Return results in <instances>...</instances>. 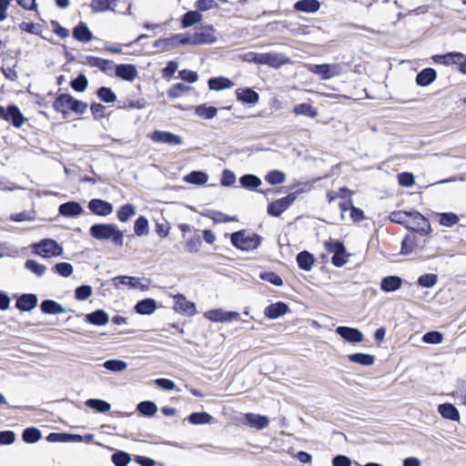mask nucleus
Listing matches in <instances>:
<instances>
[{"instance_id":"2","label":"nucleus","mask_w":466,"mask_h":466,"mask_svg":"<svg viewBox=\"0 0 466 466\" xmlns=\"http://www.w3.org/2000/svg\"><path fill=\"white\" fill-rule=\"evenodd\" d=\"M260 237L257 234L246 233L244 230L231 235V243L241 250H253L260 244Z\"/></svg>"},{"instance_id":"42","label":"nucleus","mask_w":466,"mask_h":466,"mask_svg":"<svg viewBox=\"0 0 466 466\" xmlns=\"http://www.w3.org/2000/svg\"><path fill=\"white\" fill-rule=\"evenodd\" d=\"M137 410L144 416L152 417L156 414L157 407L153 401L145 400L137 405Z\"/></svg>"},{"instance_id":"28","label":"nucleus","mask_w":466,"mask_h":466,"mask_svg":"<svg viewBox=\"0 0 466 466\" xmlns=\"http://www.w3.org/2000/svg\"><path fill=\"white\" fill-rule=\"evenodd\" d=\"M156 309L157 303L156 300L153 299H142L138 301L135 306L136 311L141 315L152 314L156 310Z\"/></svg>"},{"instance_id":"45","label":"nucleus","mask_w":466,"mask_h":466,"mask_svg":"<svg viewBox=\"0 0 466 466\" xmlns=\"http://www.w3.org/2000/svg\"><path fill=\"white\" fill-rule=\"evenodd\" d=\"M148 231V220L143 216L138 217L134 225L135 234L142 237L147 235Z\"/></svg>"},{"instance_id":"57","label":"nucleus","mask_w":466,"mask_h":466,"mask_svg":"<svg viewBox=\"0 0 466 466\" xmlns=\"http://www.w3.org/2000/svg\"><path fill=\"white\" fill-rule=\"evenodd\" d=\"M438 280V277L435 274H424L419 277L418 284L423 288H431L433 287Z\"/></svg>"},{"instance_id":"15","label":"nucleus","mask_w":466,"mask_h":466,"mask_svg":"<svg viewBox=\"0 0 466 466\" xmlns=\"http://www.w3.org/2000/svg\"><path fill=\"white\" fill-rule=\"evenodd\" d=\"M73 96L68 94L59 95L53 103V107L56 112L67 115L71 111Z\"/></svg>"},{"instance_id":"29","label":"nucleus","mask_w":466,"mask_h":466,"mask_svg":"<svg viewBox=\"0 0 466 466\" xmlns=\"http://www.w3.org/2000/svg\"><path fill=\"white\" fill-rule=\"evenodd\" d=\"M319 7L320 4L318 0H299L294 5L295 10L306 13L317 12Z\"/></svg>"},{"instance_id":"39","label":"nucleus","mask_w":466,"mask_h":466,"mask_svg":"<svg viewBox=\"0 0 466 466\" xmlns=\"http://www.w3.org/2000/svg\"><path fill=\"white\" fill-rule=\"evenodd\" d=\"M351 362L364 366H370L374 363L375 358L372 355L365 353H354L349 356Z\"/></svg>"},{"instance_id":"31","label":"nucleus","mask_w":466,"mask_h":466,"mask_svg":"<svg viewBox=\"0 0 466 466\" xmlns=\"http://www.w3.org/2000/svg\"><path fill=\"white\" fill-rule=\"evenodd\" d=\"M297 263L299 268L309 271L311 269L314 264L313 256L308 251H301L297 255Z\"/></svg>"},{"instance_id":"44","label":"nucleus","mask_w":466,"mask_h":466,"mask_svg":"<svg viewBox=\"0 0 466 466\" xmlns=\"http://www.w3.org/2000/svg\"><path fill=\"white\" fill-rule=\"evenodd\" d=\"M103 367L113 372H121L127 370V363L121 360H109L104 362Z\"/></svg>"},{"instance_id":"38","label":"nucleus","mask_w":466,"mask_h":466,"mask_svg":"<svg viewBox=\"0 0 466 466\" xmlns=\"http://www.w3.org/2000/svg\"><path fill=\"white\" fill-rule=\"evenodd\" d=\"M240 185L248 189H254L261 185V180L255 175L248 174L239 178Z\"/></svg>"},{"instance_id":"25","label":"nucleus","mask_w":466,"mask_h":466,"mask_svg":"<svg viewBox=\"0 0 466 466\" xmlns=\"http://www.w3.org/2000/svg\"><path fill=\"white\" fill-rule=\"evenodd\" d=\"M402 284V279L397 276H389L381 279L380 289L385 292H393L398 290Z\"/></svg>"},{"instance_id":"64","label":"nucleus","mask_w":466,"mask_h":466,"mask_svg":"<svg viewBox=\"0 0 466 466\" xmlns=\"http://www.w3.org/2000/svg\"><path fill=\"white\" fill-rule=\"evenodd\" d=\"M398 182L402 187H410L414 184V177L411 173L403 172L398 176Z\"/></svg>"},{"instance_id":"62","label":"nucleus","mask_w":466,"mask_h":466,"mask_svg":"<svg viewBox=\"0 0 466 466\" xmlns=\"http://www.w3.org/2000/svg\"><path fill=\"white\" fill-rule=\"evenodd\" d=\"M325 248L328 252L333 253V255L336 253L344 252L346 249L343 243L331 239L325 242Z\"/></svg>"},{"instance_id":"7","label":"nucleus","mask_w":466,"mask_h":466,"mask_svg":"<svg viewBox=\"0 0 466 466\" xmlns=\"http://www.w3.org/2000/svg\"><path fill=\"white\" fill-rule=\"evenodd\" d=\"M0 118L11 121L15 127H22L25 120L20 109L15 105L8 106L6 109L0 106Z\"/></svg>"},{"instance_id":"24","label":"nucleus","mask_w":466,"mask_h":466,"mask_svg":"<svg viewBox=\"0 0 466 466\" xmlns=\"http://www.w3.org/2000/svg\"><path fill=\"white\" fill-rule=\"evenodd\" d=\"M437 74L433 68L428 67L421 70L416 76V83L420 86H427L436 79Z\"/></svg>"},{"instance_id":"61","label":"nucleus","mask_w":466,"mask_h":466,"mask_svg":"<svg viewBox=\"0 0 466 466\" xmlns=\"http://www.w3.org/2000/svg\"><path fill=\"white\" fill-rule=\"evenodd\" d=\"M92 295V288L88 285H82L76 289L75 298L77 300H86Z\"/></svg>"},{"instance_id":"47","label":"nucleus","mask_w":466,"mask_h":466,"mask_svg":"<svg viewBox=\"0 0 466 466\" xmlns=\"http://www.w3.org/2000/svg\"><path fill=\"white\" fill-rule=\"evenodd\" d=\"M191 90L189 86L178 83L171 86L167 90V96L171 98L180 97L182 95L188 93Z\"/></svg>"},{"instance_id":"58","label":"nucleus","mask_w":466,"mask_h":466,"mask_svg":"<svg viewBox=\"0 0 466 466\" xmlns=\"http://www.w3.org/2000/svg\"><path fill=\"white\" fill-rule=\"evenodd\" d=\"M266 180L270 185L282 184L285 181V174L279 170H273V171H270L266 176Z\"/></svg>"},{"instance_id":"27","label":"nucleus","mask_w":466,"mask_h":466,"mask_svg":"<svg viewBox=\"0 0 466 466\" xmlns=\"http://www.w3.org/2000/svg\"><path fill=\"white\" fill-rule=\"evenodd\" d=\"M440 414L448 420L457 421L460 420V413L455 406L451 403H443L438 406Z\"/></svg>"},{"instance_id":"50","label":"nucleus","mask_w":466,"mask_h":466,"mask_svg":"<svg viewBox=\"0 0 466 466\" xmlns=\"http://www.w3.org/2000/svg\"><path fill=\"white\" fill-rule=\"evenodd\" d=\"M166 41L172 45L178 43L183 46H185V45L193 46L192 34H188V33L175 35L173 37L168 38Z\"/></svg>"},{"instance_id":"3","label":"nucleus","mask_w":466,"mask_h":466,"mask_svg":"<svg viewBox=\"0 0 466 466\" xmlns=\"http://www.w3.org/2000/svg\"><path fill=\"white\" fill-rule=\"evenodd\" d=\"M35 253L45 258H50L63 254V248L54 239L46 238L34 245Z\"/></svg>"},{"instance_id":"26","label":"nucleus","mask_w":466,"mask_h":466,"mask_svg":"<svg viewBox=\"0 0 466 466\" xmlns=\"http://www.w3.org/2000/svg\"><path fill=\"white\" fill-rule=\"evenodd\" d=\"M432 58L435 63L442 64L445 66L457 65V63L460 62V59L461 60V58H463V54L452 52L446 55L434 56Z\"/></svg>"},{"instance_id":"41","label":"nucleus","mask_w":466,"mask_h":466,"mask_svg":"<svg viewBox=\"0 0 466 466\" xmlns=\"http://www.w3.org/2000/svg\"><path fill=\"white\" fill-rule=\"evenodd\" d=\"M293 112L296 115L308 116H309L311 118H314V117H316L318 116L317 109L314 108L311 105H309L308 103H303V104L297 105L294 107Z\"/></svg>"},{"instance_id":"30","label":"nucleus","mask_w":466,"mask_h":466,"mask_svg":"<svg viewBox=\"0 0 466 466\" xmlns=\"http://www.w3.org/2000/svg\"><path fill=\"white\" fill-rule=\"evenodd\" d=\"M208 87L211 89V90H222V89H227V88H231L234 84L231 80H229L228 78H226V77H223V76H219V77H211L209 80H208Z\"/></svg>"},{"instance_id":"20","label":"nucleus","mask_w":466,"mask_h":466,"mask_svg":"<svg viewBox=\"0 0 466 466\" xmlns=\"http://www.w3.org/2000/svg\"><path fill=\"white\" fill-rule=\"evenodd\" d=\"M245 420L250 427L256 428L258 430L266 429L269 424V420L268 417L255 413H246Z\"/></svg>"},{"instance_id":"55","label":"nucleus","mask_w":466,"mask_h":466,"mask_svg":"<svg viewBox=\"0 0 466 466\" xmlns=\"http://www.w3.org/2000/svg\"><path fill=\"white\" fill-rule=\"evenodd\" d=\"M111 459L116 466H127L131 461L130 455L125 451L115 452Z\"/></svg>"},{"instance_id":"4","label":"nucleus","mask_w":466,"mask_h":466,"mask_svg":"<svg viewBox=\"0 0 466 466\" xmlns=\"http://www.w3.org/2000/svg\"><path fill=\"white\" fill-rule=\"evenodd\" d=\"M309 71L320 76L321 79L327 80L341 75L344 67L340 64L310 65Z\"/></svg>"},{"instance_id":"36","label":"nucleus","mask_w":466,"mask_h":466,"mask_svg":"<svg viewBox=\"0 0 466 466\" xmlns=\"http://www.w3.org/2000/svg\"><path fill=\"white\" fill-rule=\"evenodd\" d=\"M86 405L101 413L108 411L111 408V405L107 401L99 399H89L86 401Z\"/></svg>"},{"instance_id":"59","label":"nucleus","mask_w":466,"mask_h":466,"mask_svg":"<svg viewBox=\"0 0 466 466\" xmlns=\"http://www.w3.org/2000/svg\"><path fill=\"white\" fill-rule=\"evenodd\" d=\"M409 213L407 211H394L391 212L390 215V219L392 222L407 226L408 218H409Z\"/></svg>"},{"instance_id":"48","label":"nucleus","mask_w":466,"mask_h":466,"mask_svg":"<svg viewBox=\"0 0 466 466\" xmlns=\"http://www.w3.org/2000/svg\"><path fill=\"white\" fill-rule=\"evenodd\" d=\"M136 209L135 207L131 204H127L122 206L117 210V218L121 222H127L131 217L135 216Z\"/></svg>"},{"instance_id":"53","label":"nucleus","mask_w":466,"mask_h":466,"mask_svg":"<svg viewBox=\"0 0 466 466\" xmlns=\"http://www.w3.org/2000/svg\"><path fill=\"white\" fill-rule=\"evenodd\" d=\"M351 196L350 190L346 187H340L339 191H328L327 192V199L329 203H332L337 198H350Z\"/></svg>"},{"instance_id":"40","label":"nucleus","mask_w":466,"mask_h":466,"mask_svg":"<svg viewBox=\"0 0 466 466\" xmlns=\"http://www.w3.org/2000/svg\"><path fill=\"white\" fill-rule=\"evenodd\" d=\"M41 431L34 427L26 428L24 430L22 434L23 441L26 443H35L41 439Z\"/></svg>"},{"instance_id":"1","label":"nucleus","mask_w":466,"mask_h":466,"mask_svg":"<svg viewBox=\"0 0 466 466\" xmlns=\"http://www.w3.org/2000/svg\"><path fill=\"white\" fill-rule=\"evenodd\" d=\"M89 233L97 240H111L115 246H123L124 234L114 224H95Z\"/></svg>"},{"instance_id":"63","label":"nucleus","mask_w":466,"mask_h":466,"mask_svg":"<svg viewBox=\"0 0 466 466\" xmlns=\"http://www.w3.org/2000/svg\"><path fill=\"white\" fill-rule=\"evenodd\" d=\"M88 81L84 75H79L71 81V86L74 90L83 92L87 86Z\"/></svg>"},{"instance_id":"22","label":"nucleus","mask_w":466,"mask_h":466,"mask_svg":"<svg viewBox=\"0 0 466 466\" xmlns=\"http://www.w3.org/2000/svg\"><path fill=\"white\" fill-rule=\"evenodd\" d=\"M86 320L96 326H104L108 323V314L103 309H96L86 315Z\"/></svg>"},{"instance_id":"35","label":"nucleus","mask_w":466,"mask_h":466,"mask_svg":"<svg viewBox=\"0 0 466 466\" xmlns=\"http://www.w3.org/2000/svg\"><path fill=\"white\" fill-rule=\"evenodd\" d=\"M117 0H92L91 7L96 12L106 10L115 11Z\"/></svg>"},{"instance_id":"5","label":"nucleus","mask_w":466,"mask_h":466,"mask_svg":"<svg viewBox=\"0 0 466 466\" xmlns=\"http://www.w3.org/2000/svg\"><path fill=\"white\" fill-rule=\"evenodd\" d=\"M193 46L211 45L217 41L213 26H202L192 34Z\"/></svg>"},{"instance_id":"13","label":"nucleus","mask_w":466,"mask_h":466,"mask_svg":"<svg viewBox=\"0 0 466 466\" xmlns=\"http://www.w3.org/2000/svg\"><path fill=\"white\" fill-rule=\"evenodd\" d=\"M336 332L348 342L357 343L363 340V334L355 328L340 326L336 329Z\"/></svg>"},{"instance_id":"54","label":"nucleus","mask_w":466,"mask_h":466,"mask_svg":"<svg viewBox=\"0 0 466 466\" xmlns=\"http://www.w3.org/2000/svg\"><path fill=\"white\" fill-rule=\"evenodd\" d=\"M211 416L207 412H193L188 416V421L191 424H205L208 423Z\"/></svg>"},{"instance_id":"46","label":"nucleus","mask_w":466,"mask_h":466,"mask_svg":"<svg viewBox=\"0 0 466 466\" xmlns=\"http://www.w3.org/2000/svg\"><path fill=\"white\" fill-rule=\"evenodd\" d=\"M208 179V175L202 171H192L185 178L187 182L195 185H203Z\"/></svg>"},{"instance_id":"19","label":"nucleus","mask_w":466,"mask_h":466,"mask_svg":"<svg viewBox=\"0 0 466 466\" xmlns=\"http://www.w3.org/2000/svg\"><path fill=\"white\" fill-rule=\"evenodd\" d=\"M37 297L34 294H24L20 296L15 303L18 309L22 311H30L36 307Z\"/></svg>"},{"instance_id":"6","label":"nucleus","mask_w":466,"mask_h":466,"mask_svg":"<svg viewBox=\"0 0 466 466\" xmlns=\"http://www.w3.org/2000/svg\"><path fill=\"white\" fill-rule=\"evenodd\" d=\"M297 193H290L287 197L271 202L268 207V213L273 217H279L296 200Z\"/></svg>"},{"instance_id":"8","label":"nucleus","mask_w":466,"mask_h":466,"mask_svg":"<svg viewBox=\"0 0 466 466\" xmlns=\"http://www.w3.org/2000/svg\"><path fill=\"white\" fill-rule=\"evenodd\" d=\"M406 228L421 234H427L430 229V222L420 212L411 211L409 213Z\"/></svg>"},{"instance_id":"9","label":"nucleus","mask_w":466,"mask_h":466,"mask_svg":"<svg viewBox=\"0 0 466 466\" xmlns=\"http://www.w3.org/2000/svg\"><path fill=\"white\" fill-rule=\"evenodd\" d=\"M150 138L153 142L167 144L169 146H177L182 144V138L180 136L168 131L156 130L151 134Z\"/></svg>"},{"instance_id":"34","label":"nucleus","mask_w":466,"mask_h":466,"mask_svg":"<svg viewBox=\"0 0 466 466\" xmlns=\"http://www.w3.org/2000/svg\"><path fill=\"white\" fill-rule=\"evenodd\" d=\"M202 19V15L198 11H188L187 12L181 19V25L183 28L190 27L198 23H199Z\"/></svg>"},{"instance_id":"51","label":"nucleus","mask_w":466,"mask_h":466,"mask_svg":"<svg viewBox=\"0 0 466 466\" xmlns=\"http://www.w3.org/2000/svg\"><path fill=\"white\" fill-rule=\"evenodd\" d=\"M217 113L218 109L215 106H198L196 107V114L205 119H212Z\"/></svg>"},{"instance_id":"12","label":"nucleus","mask_w":466,"mask_h":466,"mask_svg":"<svg viewBox=\"0 0 466 466\" xmlns=\"http://www.w3.org/2000/svg\"><path fill=\"white\" fill-rule=\"evenodd\" d=\"M175 301L174 309L176 311L192 316L196 312L195 303L187 300L184 295L177 294L173 297Z\"/></svg>"},{"instance_id":"18","label":"nucleus","mask_w":466,"mask_h":466,"mask_svg":"<svg viewBox=\"0 0 466 466\" xmlns=\"http://www.w3.org/2000/svg\"><path fill=\"white\" fill-rule=\"evenodd\" d=\"M236 96L238 101L245 104L255 105L259 99L258 94L251 88H238L236 90Z\"/></svg>"},{"instance_id":"52","label":"nucleus","mask_w":466,"mask_h":466,"mask_svg":"<svg viewBox=\"0 0 466 466\" xmlns=\"http://www.w3.org/2000/svg\"><path fill=\"white\" fill-rule=\"evenodd\" d=\"M439 222L444 227H452L459 222V217L451 212L441 213Z\"/></svg>"},{"instance_id":"43","label":"nucleus","mask_w":466,"mask_h":466,"mask_svg":"<svg viewBox=\"0 0 466 466\" xmlns=\"http://www.w3.org/2000/svg\"><path fill=\"white\" fill-rule=\"evenodd\" d=\"M25 268L39 278L43 277L46 271V267L45 265L40 264L34 259H27L25 262Z\"/></svg>"},{"instance_id":"32","label":"nucleus","mask_w":466,"mask_h":466,"mask_svg":"<svg viewBox=\"0 0 466 466\" xmlns=\"http://www.w3.org/2000/svg\"><path fill=\"white\" fill-rule=\"evenodd\" d=\"M41 310L46 314H58L66 311L60 304L52 299H46L40 305Z\"/></svg>"},{"instance_id":"60","label":"nucleus","mask_w":466,"mask_h":466,"mask_svg":"<svg viewBox=\"0 0 466 466\" xmlns=\"http://www.w3.org/2000/svg\"><path fill=\"white\" fill-rule=\"evenodd\" d=\"M443 340V336L439 331H430L423 335L422 341L429 344H439Z\"/></svg>"},{"instance_id":"17","label":"nucleus","mask_w":466,"mask_h":466,"mask_svg":"<svg viewBox=\"0 0 466 466\" xmlns=\"http://www.w3.org/2000/svg\"><path fill=\"white\" fill-rule=\"evenodd\" d=\"M289 310V306L284 302L272 303L265 309L264 314L270 319H275L285 315Z\"/></svg>"},{"instance_id":"23","label":"nucleus","mask_w":466,"mask_h":466,"mask_svg":"<svg viewBox=\"0 0 466 466\" xmlns=\"http://www.w3.org/2000/svg\"><path fill=\"white\" fill-rule=\"evenodd\" d=\"M86 63L90 66L97 67L101 71L106 72V73L111 72L115 67V65L112 61L103 59L100 57H96V56H87Z\"/></svg>"},{"instance_id":"10","label":"nucleus","mask_w":466,"mask_h":466,"mask_svg":"<svg viewBox=\"0 0 466 466\" xmlns=\"http://www.w3.org/2000/svg\"><path fill=\"white\" fill-rule=\"evenodd\" d=\"M239 314L236 311H226L221 309L208 310L205 317L214 322H228L238 318Z\"/></svg>"},{"instance_id":"21","label":"nucleus","mask_w":466,"mask_h":466,"mask_svg":"<svg viewBox=\"0 0 466 466\" xmlns=\"http://www.w3.org/2000/svg\"><path fill=\"white\" fill-rule=\"evenodd\" d=\"M82 206L75 201H68L60 205L59 213L65 217H76L83 213Z\"/></svg>"},{"instance_id":"16","label":"nucleus","mask_w":466,"mask_h":466,"mask_svg":"<svg viewBox=\"0 0 466 466\" xmlns=\"http://www.w3.org/2000/svg\"><path fill=\"white\" fill-rule=\"evenodd\" d=\"M289 58L283 54L279 53H264L263 64L273 67H279L283 65L289 64Z\"/></svg>"},{"instance_id":"14","label":"nucleus","mask_w":466,"mask_h":466,"mask_svg":"<svg viewBox=\"0 0 466 466\" xmlns=\"http://www.w3.org/2000/svg\"><path fill=\"white\" fill-rule=\"evenodd\" d=\"M116 76L126 81H133L137 76V71L134 65L121 64L115 66Z\"/></svg>"},{"instance_id":"37","label":"nucleus","mask_w":466,"mask_h":466,"mask_svg":"<svg viewBox=\"0 0 466 466\" xmlns=\"http://www.w3.org/2000/svg\"><path fill=\"white\" fill-rule=\"evenodd\" d=\"M113 284L118 288L120 285L128 286L137 289L139 286L138 279L128 276H118L112 279Z\"/></svg>"},{"instance_id":"49","label":"nucleus","mask_w":466,"mask_h":466,"mask_svg":"<svg viewBox=\"0 0 466 466\" xmlns=\"http://www.w3.org/2000/svg\"><path fill=\"white\" fill-rule=\"evenodd\" d=\"M53 270L55 273L58 274L59 276L67 278L72 275V273L74 271V268L70 263L59 262L54 266Z\"/></svg>"},{"instance_id":"56","label":"nucleus","mask_w":466,"mask_h":466,"mask_svg":"<svg viewBox=\"0 0 466 466\" xmlns=\"http://www.w3.org/2000/svg\"><path fill=\"white\" fill-rule=\"evenodd\" d=\"M97 96L105 103H113L116 100L115 93L110 88L105 86L97 90Z\"/></svg>"},{"instance_id":"11","label":"nucleus","mask_w":466,"mask_h":466,"mask_svg":"<svg viewBox=\"0 0 466 466\" xmlns=\"http://www.w3.org/2000/svg\"><path fill=\"white\" fill-rule=\"evenodd\" d=\"M89 210L97 216L106 217L113 212V205L100 198H93L88 203Z\"/></svg>"},{"instance_id":"33","label":"nucleus","mask_w":466,"mask_h":466,"mask_svg":"<svg viewBox=\"0 0 466 466\" xmlns=\"http://www.w3.org/2000/svg\"><path fill=\"white\" fill-rule=\"evenodd\" d=\"M74 37L83 43H87L92 39V33L89 28L83 23L75 27L73 32Z\"/></svg>"}]
</instances>
